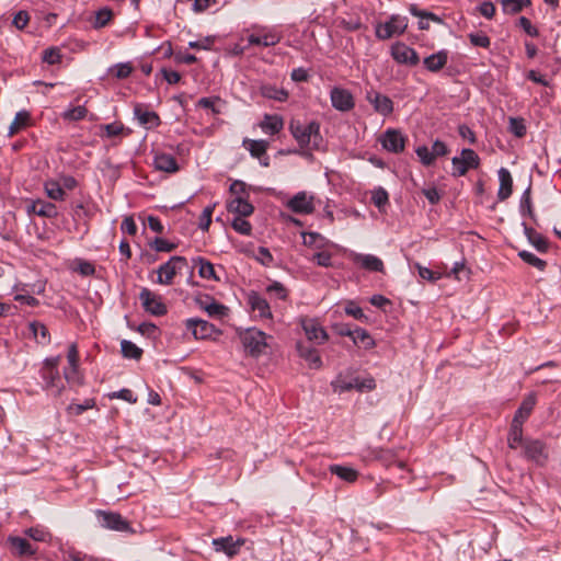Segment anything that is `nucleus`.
Wrapping results in <instances>:
<instances>
[{
  "label": "nucleus",
  "mask_w": 561,
  "mask_h": 561,
  "mask_svg": "<svg viewBox=\"0 0 561 561\" xmlns=\"http://www.w3.org/2000/svg\"><path fill=\"white\" fill-rule=\"evenodd\" d=\"M289 130L301 149L309 151L318 150L322 142L320 135V125L317 122L301 124L299 121H293Z\"/></svg>",
  "instance_id": "obj_1"
},
{
  "label": "nucleus",
  "mask_w": 561,
  "mask_h": 561,
  "mask_svg": "<svg viewBox=\"0 0 561 561\" xmlns=\"http://www.w3.org/2000/svg\"><path fill=\"white\" fill-rule=\"evenodd\" d=\"M408 25L409 20L407 16L392 14L387 21L376 23L375 35L380 41L399 37L405 33Z\"/></svg>",
  "instance_id": "obj_2"
},
{
  "label": "nucleus",
  "mask_w": 561,
  "mask_h": 561,
  "mask_svg": "<svg viewBox=\"0 0 561 561\" xmlns=\"http://www.w3.org/2000/svg\"><path fill=\"white\" fill-rule=\"evenodd\" d=\"M254 31L248 36L250 46L271 47L277 45L282 38V33L274 26L253 25Z\"/></svg>",
  "instance_id": "obj_3"
},
{
  "label": "nucleus",
  "mask_w": 561,
  "mask_h": 561,
  "mask_svg": "<svg viewBox=\"0 0 561 561\" xmlns=\"http://www.w3.org/2000/svg\"><path fill=\"white\" fill-rule=\"evenodd\" d=\"M239 336L245 351L252 356L261 355L267 346L266 334L255 328L240 332Z\"/></svg>",
  "instance_id": "obj_4"
},
{
  "label": "nucleus",
  "mask_w": 561,
  "mask_h": 561,
  "mask_svg": "<svg viewBox=\"0 0 561 561\" xmlns=\"http://www.w3.org/2000/svg\"><path fill=\"white\" fill-rule=\"evenodd\" d=\"M95 515L102 528L119 533H134L130 523L119 513L98 510Z\"/></svg>",
  "instance_id": "obj_5"
},
{
  "label": "nucleus",
  "mask_w": 561,
  "mask_h": 561,
  "mask_svg": "<svg viewBox=\"0 0 561 561\" xmlns=\"http://www.w3.org/2000/svg\"><path fill=\"white\" fill-rule=\"evenodd\" d=\"M187 261L184 256H171L168 262L160 265L157 270V283L160 285H171L179 271L186 266Z\"/></svg>",
  "instance_id": "obj_6"
},
{
  "label": "nucleus",
  "mask_w": 561,
  "mask_h": 561,
  "mask_svg": "<svg viewBox=\"0 0 561 561\" xmlns=\"http://www.w3.org/2000/svg\"><path fill=\"white\" fill-rule=\"evenodd\" d=\"M185 328L192 333L195 340H207L220 331L210 322L199 319L190 318L184 321Z\"/></svg>",
  "instance_id": "obj_7"
},
{
  "label": "nucleus",
  "mask_w": 561,
  "mask_h": 561,
  "mask_svg": "<svg viewBox=\"0 0 561 561\" xmlns=\"http://www.w3.org/2000/svg\"><path fill=\"white\" fill-rule=\"evenodd\" d=\"M390 55L400 65L413 67L420 62L416 50L402 42H396L391 45Z\"/></svg>",
  "instance_id": "obj_8"
},
{
  "label": "nucleus",
  "mask_w": 561,
  "mask_h": 561,
  "mask_svg": "<svg viewBox=\"0 0 561 561\" xmlns=\"http://www.w3.org/2000/svg\"><path fill=\"white\" fill-rule=\"evenodd\" d=\"M362 458L364 461L378 460L385 466L397 463L400 469L405 468V463L403 461L397 460L396 455L391 449L368 447L362 451Z\"/></svg>",
  "instance_id": "obj_9"
},
{
  "label": "nucleus",
  "mask_w": 561,
  "mask_h": 561,
  "mask_svg": "<svg viewBox=\"0 0 561 561\" xmlns=\"http://www.w3.org/2000/svg\"><path fill=\"white\" fill-rule=\"evenodd\" d=\"M286 207L295 214L310 215L314 211V197L301 191L286 203Z\"/></svg>",
  "instance_id": "obj_10"
},
{
  "label": "nucleus",
  "mask_w": 561,
  "mask_h": 561,
  "mask_svg": "<svg viewBox=\"0 0 561 561\" xmlns=\"http://www.w3.org/2000/svg\"><path fill=\"white\" fill-rule=\"evenodd\" d=\"M139 299L141 301L142 308L153 316L160 317L165 314L168 311L167 306L162 302L161 297L148 288L141 289Z\"/></svg>",
  "instance_id": "obj_11"
},
{
  "label": "nucleus",
  "mask_w": 561,
  "mask_h": 561,
  "mask_svg": "<svg viewBox=\"0 0 561 561\" xmlns=\"http://www.w3.org/2000/svg\"><path fill=\"white\" fill-rule=\"evenodd\" d=\"M523 448L524 456L539 466H543L548 460L546 444L539 439H526Z\"/></svg>",
  "instance_id": "obj_12"
},
{
  "label": "nucleus",
  "mask_w": 561,
  "mask_h": 561,
  "mask_svg": "<svg viewBox=\"0 0 561 561\" xmlns=\"http://www.w3.org/2000/svg\"><path fill=\"white\" fill-rule=\"evenodd\" d=\"M330 99L332 106L341 112H348L355 106L353 94L344 88H333L330 92Z\"/></svg>",
  "instance_id": "obj_13"
},
{
  "label": "nucleus",
  "mask_w": 561,
  "mask_h": 561,
  "mask_svg": "<svg viewBox=\"0 0 561 561\" xmlns=\"http://www.w3.org/2000/svg\"><path fill=\"white\" fill-rule=\"evenodd\" d=\"M366 100L374 106V110L382 116H388L393 112L392 100L377 91H367Z\"/></svg>",
  "instance_id": "obj_14"
},
{
  "label": "nucleus",
  "mask_w": 561,
  "mask_h": 561,
  "mask_svg": "<svg viewBox=\"0 0 561 561\" xmlns=\"http://www.w3.org/2000/svg\"><path fill=\"white\" fill-rule=\"evenodd\" d=\"M380 142L387 151L399 153L404 149L405 138L401 131L397 129H388L381 136Z\"/></svg>",
  "instance_id": "obj_15"
},
{
  "label": "nucleus",
  "mask_w": 561,
  "mask_h": 561,
  "mask_svg": "<svg viewBox=\"0 0 561 561\" xmlns=\"http://www.w3.org/2000/svg\"><path fill=\"white\" fill-rule=\"evenodd\" d=\"M301 325L309 341H314L318 344L327 341L328 334L317 320L304 319Z\"/></svg>",
  "instance_id": "obj_16"
},
{
  "label": "nucleus",
  "mask_w": 561,
  "mask_h": 561,
  "mask_svg": "<svg viewBox=\"0 0 561 561\" xmlns=\"http://www.w3.org/2000/svg\"><path fill=\"white\" fill-rule=\"evenodd\" d=\"M227 210L237 217H248L253 214L254 207L245 196H234L227 202Z\"/></svg>",
  "instance_id": "obj_17"
},
{
  "label": "nucleus",
  "mask_w": 561,
  "mask_h": 561,
  "mask_svg": "<svg viewBox=\"0 0 561 561\" xmlns=\"http://www.w3.org/2000/svg\"><path fill=\"white\" fill-rule=\"evenodd\" d=\"M248 304L255 317L260 319H271L272 312L268 302L257 293L252 291L248 297Z\"/></svg>",
  "instance_id": "obj_18"
},
{
  "label": "nucleus",
  "mask_w": 561,
  "mask_h": 561,
  "mask_svg": "<svg viewBox=\"0 0 561 561\" xmlns=\"http://www.w3.org/2000/svg\"><path fill=\"white\" fill-rule=\"evenodd\" d=\"M351 259L354 263L359 264L363 268L373 272H382L383 263L382 261L373 254H362L353 252L351 254Z\"/></svg>",
  "instance_id": "obj_19"
},
{
  "label": "nucleus",
  "mask_w": 561,
  "mask_h": 561,
  "mask_svg": "<svg viewBox=\"0 0 561 561\" xmlns=\"http://www.w3.org/2000/svg\"><path fill=\"white\" fill-rule=\"evenodd\" d=\"M537 399L536 394L534 392L527 394L524 400L522 401L519 408L515 412V415L512 420V422H518V424L524 425V423L527 421V419L530 416L535 405H536Z\"/></svg>",
  "instance_id": "obj_20"
},
{
  "label": "nucleus",
  "mask_w": 561,
  "mask_h": 561,
  "mask_svg": "<svg viewBox=\"0 0 561 561\" xmlns=\"http://www.w3.org/2000/svg\"><path fill=\"white\" fill-rule=\"evenodd\" d=\"M500 187L497 191L499 201H506L513 192V179L511 172L506 168H501L497 171Z\"/></svg>",
  "instance_id": "obj_21"
},
{
  "label": "nucleus",
  "mask_w": 561,
  "mask_h": 561,
  "mask_svg": "<svg viewBox=\"0 0 561 561\" xmlns=\"http://www.w3.org/2000/svg\"><path fill=\"white\" fill-rule=\"evenodd\" d=\"M153 165L157 170L167 173H175L180 169L175 158L165 152H158L154 154Z\"/></svg>",
  "instance_id": "obj_22"
},
{
  "label": "nucleus",
  "mask_w": 561,
  "mask_h": 561,
  "mask_svg": "<svg viewBox=\"0 0 561 561\" xmlns=\"http://www.w3.org/2000/svg\"><path fill=\"white\" fill-rule=\"evenodd\" d=\"M259 126L264 134L276 135L283 129L284 121L279 115L265 114Z\"/></svg>",
  "instance_id": "obj_23"
},
{
  "label": "nucleus",
  "mask_w": 561,
  "mask_h": 561,
  "mask_svg": "<svg viewBox=\"0 0 561 561\" xmlns=\"http://www.w3.org/2000/svg\"><path fill=\"white\" fill-rule=\"evenodd\" d=\"M297 350L300 357L309 364L310 368L319 369L322 366L321 357L316 348L305 345L304 343H298Z\"/></svg>",
  "instance_id": "obj_24"
},
{
  "label": "nucleus",
  "mask_w": 561,
  "mask_h": 561,
  "mask_svg": "<svg viewBox=\"0 0 561 561\" xmlns=\"http://www.w3.org/2000/svg\"><path fill=\"white\" fill-rule=\"evenodd\" d=\"M448 61V51L442 49L424 58L423 64L428 71L437 72L443 69Z\"/></svg>",
  "instance_id": "obj_25"
},
{
  "label": "nucleus",
  "mask_w": 561,
  "mask_h": 561,
  "mask_svg": "<svg viewBox=\"0 0 561 561\" xmlns=\"http://www.w3.org/2000/svg\"><path fill=\"white\" fill-rule=\"evenodd\" d=\"M523 227L524 233L527 237L529 243L534 245L537 251L541 253L547 252L549 249L547 239L526 224H523Z\"/></svg>",
  "instance_id": "obj_26"
},
{
  "label": "nucleus",
  "mask_w": 561,
  "mask_h": 561,
  "mask_svg": "<svg viewBox=\"0 0 561 561\" xmlns=\"http://www.w3.org/2000/svg\"><path fill=\"white\" fill-rule=\"evenodd\" d=\"M344 334L345 336H350L355 344H359L366 350L371 348L375 345L373 337L365 329L356 328L354 330H348L347 333Z\"/></svg>",
  "instance_id": "obj_27"
},
{
  "label": "nucleus",
  "mask_w": 561,
  "mask_h": 561,
  "mask_svg": "<svg viewBox=\"0 0 561 561\" xmlns=\"http://www.w3.org/2000/svg\"><path fill=\"white\" fill-rule=\"evenodd\" d=\"M135 116L141 125L148 127L159 126L160 118L156 112L144 110L141 105H136L134 108Z\"/></svg>",
  "instance_id": "obj_28"
},
{
  "label": "nucleus",
  "mask_w": 561,
  "mask_h": 561,
  "mask_svg": "<svg viewBox=\"0 0 561 561\" xmlns=\"http://www.w3.org/2000/svg\"><path fill=\"white\" fill-rule=\"evenodd\" d=\"M9 541L15 552L21 557H32L36 553L37 549L33 547L25 538L10 537Z\"/></svg>",
  "instance_id": "obj_29"
},
{
  "label": "nucleus",
  "mask_w": 561,
  "mask_h": 561,
  "mask_svg": "<svg viewBox=\"0 0 561 561\" xmlns=\"http://www.w3.org/2000/svg\"><path fill=\"white\" fill-rule=\"evenodd\" d=\"M242 145L244 148H247L249 150L250 154L253 158H261V157L265 156L270 144H268V141L263 140V139L253 140V139L244 138L242 141Z\"/></svg>",
  "instance_id": "obj_30"
},
{
  "label": "nucleus",
  "mask_w": 561,
  "mask_h": 561,
  "mask_svg": "<svg viewBox=\"0 0 561 561\" xmlns=\"http://www.w3.org/2000/svg\"><path fill=\"white\" fill-rule=\"evenodd\" d=\"M526 439L523 438V425L518 424V422H512L511 427L507 435V444L511 449H516L518 446H524V442Z\"/></svg>",
  "instance_id": "obj_31"
},
{
  "label": "nucleus",
  "mask_w": 561,
  "mask_h": 561,
  "mask_svg": "<svg viewBox=\"0 0 561 561\" xmlns=\"http://www.w3.org/2000/svg\"><path fill=\"white\" fill-rule=\"evenodd\" d=\"M213 545L215 546V549L217 551H224L230 557L234 556L240 548V545H238V542H234L232 537L230 536L214 539Z\"/></svg>",
  "instance_id": "obj_32"
},
{
  "label": "nucleus",
  "mask_w": 561,
  "mask_h": 561,
  "mask_svg": "<svg viewBox=\"0 0 561 561\" xmlns=\"http://www.w3.org/2000/svg\"><path fill=\"white\" fill-rule=\"evenodd\" d=\"M330 472L346 482H354L358 478V472L355 469L341 465L330 466Z\"/></svg>",
  "instance_id": "obj_33"
},
{
  "label": "nucleus",
  "mask_w": 561,
  "mask_h": 561,
  "mask_svg": "<svg viewBox=\"0 0 561 561\" xmlns=\"http://www.w3.org/2000/svg\"><path fill=\"white\" fill-rule=\"evenodd\" d=\"M194 263L198 266V274L202 278L219 280L214 265L204 257H197Z\"/></svg>",
  "instance_id": "obj_34"
},
{
  "label": "nucleus",
  "mask_w": 561,
  "mask_h": 561,
  "mask_svg": "<svg viewBox=\"0 0 561 561\" xmlns=\"http://www.w3.org/2000/svg\"><path fill=\"white\" fill-rule=\"evenodd\" d=\"M207 300H209V304L204 307V310L209 317L221 319L228 316V307L216 301L213 297H207Z\"/></svg>",
  "instance_id": "obj_35"
},
{
  "label": "nucleus",
  "mask_w": 561,
  "mask_h": 561,
  "mask_svg": "<svg viewBox=\"0 0 561 561\" xmlns=\"http://www.w3.org/2000/svg\"><path fill=\"white\" fill-rule=\"evenodd\" d=\"M43 378L46 382V387L55 389V396H59L62 391V386L59 387L60 378L58 369H44Z\"/></svg>",
  "instance_id": "obj_36"
},
{
  "label": "nucleus",
  "mask_w": 561,
  "mask_h": 561,
  "mask_svg": "<svg viewBox=\"0 0 561 561\" xmlns=\"http://www.w3.org/2000/svg\"><path fill=\"white\" fill-rule=\"evenodd\" d=\"M33 211L42 217L53 218L57 216V208L54 204L48 202L37 201L32 206Z\"/></svg>",
  "instance_id": "obj_37"
},
{
  "label": "nucleus",
  "mask_w": 561,
  "mask_h": 561,
  "mask_svg": "<svg viewBox=\"0 0 561 561\" xmlns=\"http://www.w3.org/2000/svg\"><path fill=\"white\" fill-rule=\"evenodd\" d=\"M501 4L504 13L515 14L530 5V0H501Z\"/></svg>",
  "instance_id": "obj_38"
},
{
  "label": "nucleus",
  "mask_w": 561,
  "mask_h": 561,
  "mask_svg": "<svg viewBox=\"0 0 561 561\" xmlns=\"http://www.w3.org/2000/svg\"><path fill=\"white\" fill-rule=\"evenodd\" d=\"M121 351L123 356L126 358L140 359L142 355V350L128 340H123L121 342Z\"/></svg>",
  "instance_id": "obj_39"
},
{
  "label": "nucleus",
  "mask_w": 561,
  "mask_h": 561,
  "mask_svg": "<svg viewBox=\"0 0 561 561\" xmlns=\"http://www.w3.org/2000/svg\"><path fill=\"white\" fill-rule=\"evenodd\" d=\"M45 191L47 196L54 201H62L65 198V191L57 181L49 180L45 182Z\"/></svg>",
  "instance_id": "obj_40"
},
{
  "label": "nucleus",
  "mask_w": 561,
  "mask_h": 561,
  "mask_svg": "<svg viewBox=\"0 0 561 561\" xmlns=\"http://www.w3.org/2000/svg\"><path fill=\"white\" fill-rule=\"evenodd\" d=\"M518 256L527 264L534 266L535 268L539 271H543L547 266L546 261L541 260L540 257L536 256L534 253L528 252L526 250L519 251Z\"/></svg>",
  "instance_id": "obj_41"
},
{
  "label": "nucleus",
  "mask_w": 561,
  "mask_h": 561,
  "mask_svg": "<svg viewBox=\"0 0 561 561\" xmlns=\"http://www.w3.org/2000/svg\"><path fill=\"white\" fill-rule=\"evenodd\" d=\"M371 202L379 210H382L389 203L388 192L383 187H376L371 192Z\"/></svg>",
  "instance_id": "obj_42"
},
{
  "label": "nucleus",
  "mask_w": 561,
  "mask_h": 561,
  "mask_svg": "<svg viewBox=\"0 0 561 561\" xmlns=\"http://www.w3.org/2000/svg\"><path fill=\"white\" fill-rule=\"evenodd\" d=\"M30 119V114L26 111L18 112L13 122L9 127L10 135H13L24 128Z\"/></svg>",
  "instance_id": "obj_43"
},
{
  "label": "nucleus",
  "mask_w": 561,
  "mask_h": 561,
  "mask_svg": "<svg viewBox=\"0 0 561 561\" xmlns=\"http://www.w3.org/2000/svg\"><path fill=\"white\" fill-rule=\"evenodd\" d=\"M459 158L469 169H477L480 164L479 156L469 148L462 149Z\"/></svg>",
  "instance_id": "obj_44"
},
{
  "label": "nucleus",
  "mask_w": 561,
  "mask_h": 561,
  "mask_svg": "<svg viewBox=\"0 0 561 561\" xmlns=\"http://www.w3.org/2000/svg\"><path fill=\"white\" fill-rule=\"evenodd\" d=\"M508 130L516 137L522 138L526 135V125L524 118L510 117Z\"/></svg>",
  "instance_id": "obj_45"
},
{
  "label": "nucleus",
  "mask_w": 561,
  "mask_h": 561,
  "mask_svg": "<svg viewBox=\"0 0 561 561\" xmlns=\"http://www.w3.org/2000/svg\"><path fill=\"white\" fill-rule=\"evenodd\" d=\"M304 244L307 247H314L321 249L325 244V239L318 232H304Z\"/></svg>",
  "instance_id": "obj_46"
},
{
  "label": "nucleus",
  "mask_w": 561,
  "mask_h": 561,
  "mask_svg": "<svg viewBox=\"0 0 561 561\" xmlns=\"http://www.w3.org/2000/svg\"><path fill=\"white\" fill-rule=\"evenodd\" d=\"M65 379L68 383L73 386H80L83 382V377L79 371V366H69L64 370Z\"/></svg>",
  "instance_id": "obj_47"
},
{
  "label": "nucleus",
  "mask_w": 561,
  "mask_h": 561,
  "mask_svg": "<svg viewBox=\"0 0 561 561\" xmlns=\"http://www.w3.org/2000/svg\"><path fill=\"white\" fill-rule=\"evenodd\" d=\"M331 385L333 390L339 393L355 389V386H357V383H355V378L346 380L342 376L336 377V379H334Z\"/></svg>",
  "instance_id": "obj_48"
},
{
  "label": "nucleus",
  "mask_w": 561,
  "mask_h": 561,
  "mask_svg": "<svg viewBox=\"0 0 561 561\" xmlns=\"http://www.w3.org/2000/svg\"><path fill=\"white\" fill-rule=\"evenodd\" d=\"M133 72V66L130 62L116 64L110 69V73L117 79H126Z\"/></svg>",
  "instance_id": "obj_49"
},
{
  "label": "nucleus",
  "mask_w": 561,
  "mask_h": 561,
  "mask_svg": "<svg viewBox=\"0 0 561 561\" xmlns=\"http://www.w3.org/2000/svg\"><path fill=\"white\" fill-rule=\"evenodd\" d=\"M468 38L476 47L489 48L491 45L490 37L483 32L470 33Z\"/></svg>",
  "instance_id": "obj_50"
},
{
  "label": "nucleus",
  "mask_w": 561,
  "mask_h": 561,
  "mask_svg": "<svg viewBox=\"0 0 561 561\" xmlns=\"http://www.w3.org/2000/svg\"><path fill=\"white\" fill-rule=\"evenodd\" d=\"M25 535L35 541L46 542L50 540V534L41 527H31L25 530Z\"/></svg>",
  "instance_id": "obj_51"
},
{
  "label": "nucleus",
  "mask_w": 561,
  "mask_h": 561,
  "mask_svg": "<svg viewBox=\"0 0 561 561\" xmlns=\"http://www.w3.org/2000/svg\"><path fill=\"white\" fill-rule=\"evenodd\" d=\"M61 51L57 47H49L43 51V61L48 65H56L61 60Z\"/></svg>",
  "instance_id": "obj_52"
},
{
  "label": "nucleus",
  "mask_w": 561,
  "mask_h": 561,
  "mask_svg": "<svg viewBox=\"0 0 561 561\" xmlns=\"http://www.w3.org/2000/svg\"><path fill=\"white\" fill-rule=\"evenodd\" d=\"M150 247L157 252H171L176 248L175 243H172L163 238H154L150 241Z\"/></svg>",
  "instance_id": "obj_53"
},
{
  "label": "nucleus",
  "mask_w": 561,
  "mask_h": 561,
  "mask_svg": "<svg viewBox=\"0 0 561 561\" xmlns=\"http://www.w3.org/2000/svg\"><path fill=\"white\" fill-rule=\"evenodd\" d=\"M231 227L239 233L250 236L252 231L251 224L244 217H236L231 222Z\"/></svg>",
  "instance_id": "obj_54"
},
{
  "label": "nucleus",
  "mask_w": 561,
  "mask_h": 561,
  "mask_svg": "<svg viewBox=\"0 0 561 561\" xmlns=\"http://www.w3.org/2000/svg\"><path fill=\"white\" fill-rule=\"evenodd\" d=\"M112 11L107 8H103L99 10L95 14V20L93 22V26L95 28L104 27L112 19Z\"/></svg>",
  "instance_id": "obj_55"
},
{
  "label": "nucleus",
  "mask_w": 561,
  "mask_h": 561,
  "mask_svg": "<svg viewBox=\"0 0 561 561\" xmlns=\"http://www.w3.org/2000/svg\"><path fill=\"white\" fill-rule=\"evenodd\" d=\"M101 129L104 130V134L101 135L102 137L112 138L123 133L124 125L119 122H114L111 124L102 125Z\"/></svg>",
  "instance_id": "obj_56"
},
{
  "label": "nucleus",
  "mask_w": 561,
  "mask_h": 561,
  "mask_svg": "<svg viewBox=\"0 0 561 561\" xmlns=\"http://www.w3.org/2000/svg\"><path fill=\"white\" fill-rule=\"evenodd\" d=\"M88 111L83 105H79L72 108L67 110L62 117L68 121H80L83 119L87 115Z\"/></svg>",
  "instance_id": "obj_57"
},
{
  "label": "nucleus",
  "mask_w": 561,
  "mask_h": 561,
  "mask_svg": "<svg viewBox=\"0 0 561 561\" xmlns=\"http://www.w3.org/2000/svg\"><path fill=\"white\" fill-rule=\"evenodd\" d=\"M415 153L419 157L421 163L425 167H430L435 162L431 149L426 146H419L415 149Z\"/></svg>",
  "instance_id": "obj_58"
},
{
  "label": "nucleus",
  "mask_w": 561,
  "mask_h": 561,
  "mask_svg": "<svg viewBox=\"0 0 561 561\" xmlns=\"http://www.w3.org/2000/svg\"><path fill=\"white\" fill-rule=\"evenodd\" d=\"M94 405H95V402L93 399H87V400H84L83 403H71L68 407V411H69V413H71L73 415H80L84 411L92 409Z\"/></svg>",
  "instance_id": "obj_59"
},
{
  "label": "nucleus",
  "mask_w": 561,
  "mask_h": 561,
  "mask_svg": "<svg viewBox=\"0 0 561 561\" xmlns=\"http://www.w3.org/2000/svg\"><path fill=\"white\" fill-rule=\"evenodd\" d=\"M214 208H215V205L207 206L203 210L202 215L199 216L198 227L203 231H207L209 229V226L211 224V216H213V213H214Z\"/></svg>",
  "instance_id": "obj_60"
},
{
  "label": "nucleus",
  "mask_w": 561,
  "mask_h": 561,
  "mask_svg": "<svg viewBox=\"0 0 561 561\" xmlns=\"http://www.w3.org/2000/svg\"><path fill=\"white\" fill-rule=\"evenodd\" d=\"M255 259L264 266H272L273 262H274V257L272 255V253L270 252V250L265 247H260L257 249V252L255 254Z\"/></svg>",
  "instance_id": "obj_61"
},
{
  "label": "nucleus",
  "mask_w": 561,
  "mask_h": 561,
  "mask_svg": "<svg viewBox=\"0 0 561 561\" xmlns=\"http://www.w3.org/2000/svg\"><path fill=\"white\" fill-rule=\"evenodd\" d=\"M520 211L523 215H528L530 217L534 216L531 198H530V188H527L520 198Z\"/></svg>",
  "instance_id": "obj_62"
},
{
  "label": "nucleus",
  "mask_w": 561,
  "mask_h": 561,
  "mask_svg": "<svg viewBox=\"0 0 561 561\" xmlns=\"http://www.w3.org/2000/svg\"><path fill=\"white\" fill-rule=\"evenodd\" d=\"M312 261L317 263V265L322 267H331L333 266L332 263V255L329 252L321 251L317 252L312 256Z\"/></svg>",
  "instance_id": "obj_63"
},
{
  "label": "nucleus",
  "mask_w": 561,
  "mask_h": 561,
  "mask_svg": "<svg viewBox=\"0 0 561 561\" xmlns=\"http://www.w3.org/2000/svg\"><path fill=\"white\" fill-rule=\"evenodd\" d=\"M518 25L520 26V28L529 36L531 37H537L539 35V32L537 30V27H535L530 20L525 18V16H520L518 19Z\"/></svg>",
  "instance_id": "obj_64"
}]
</instances>
